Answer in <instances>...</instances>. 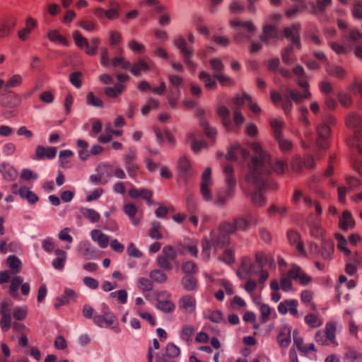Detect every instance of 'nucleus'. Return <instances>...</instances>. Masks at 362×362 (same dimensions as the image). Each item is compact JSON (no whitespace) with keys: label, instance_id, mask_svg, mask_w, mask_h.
Returning <instances> with one entry per match:
<instances>
[{"label":"nucleus","instance_id":"f257e3e1","mask_svg":"<svg viewBox=\"0 0 362 362\" xmlns=\"http://www.w3.org/2000/svg\"><path fill=\"white\" fill-rule=\"evenodd\" d=\"M251 148L257 155L252 158L251 163L248 165L249 171L247 174V178L250 182L258 184L257 173L267 175L269 173L268 167L271 164V157L263 151L259 143H252Z\"/></svg>","mask_w":362,"mask_h":362},{"label":"nucleus","instance_id":"f03ea898","mask_svg":"<svg viewBox=\"0 0 362 362\" xmlns=\"http://www.w3.org/2000/svg\"><path fill=\"white\" fill-rule=\"evenodd\" d=\"M268 175L263 173H257L258 184L253 183L247 180V175L245 180L249 185L253 186L255 189L250 194V199L252 204L256 207H262L266 204V199L264 197V190L269 189L276 190L278 188L277 184L272 180H268Z\"/></svg>","mask_w":362,"mask_h":362},{"label":"nucleus","instance_id":"7ed1b4c3","mask_svg":"<svg viewBox=\"0 0 362 362\" xmlns=\"http://www.w3.org/2000/svg\"><path fill=\"white\" fill-rule=\"evenodd\" d=\"M300 25L298 23H293L284 30V36L292 42V45H288L281 52L282 61L286 65H291L296 61L294 47L298 49L300 48Z\"/></svg>","mask_w":362,"mask_h":362},{"label":"nucleus","instance_id":"20e7f679","mask_svg":"<svg viewBox=\"0 0 362 362\" xmlns=\"http://www.w3.org/2000/svg\"><path fill=\"white\" fill-rule=\"evenodd\" d=\"M93 323L100 327L111 328L117 333L121 331L116 315L105 304H103V314L94 315Z\"/></svg>","mask_w":362,"mask_h":362},{"label":"nucleus","instance_id":"39448f33","mask_svg":"<svg viewBox=\"0 0 362 362\" xmlns=\"http://www.w3.org/2000/svg\"><path fill=\"white\" fill-rule=\"evenodd\" d=\"M72 37L76 45L81 49H84L87 55L94 56L97 54L98 46L100 44V39L99 37H95L91 38L90 45L88 40L78 30L74 31Z\"/></svg>","mask_w":362,"mask_h":362},{"label":"nucleus","instance_id":"423d86ee","mask_svg":"<svg viewBox=\"0 0 362 362\" xmlns=\"http://www.w3.org/2000/svg\"><path fill=\"white\" fill-rule=\"evenodd\" d=\"M335 120L333 115L329 114L325 119L324 123L318 127V148L326 149L329 146V138L331 134L330 126Z\"/></svg>","mask_w":362,"mask_h":362},{"label":"nucleus","instance_id":"0eeeda50","mask_svg":"<svg viewBox=\"0 0 362 362\" xmlns=\"http://www.w3.org/2000/svg\"><path fill=\"white\" fill-rule=\"evenodd\" d=\"M230 24L233 27L239 26L245 30V32H243L241 28L237 30L234 36V40L237 43H241L244 39H250V34L255 30V26L251 21H231Z\"/></svg>","mask_w":362,"mask_h":362},{"label":"nucleus","instance_id":"6e6552de","mask_svg":"<svg viewBox=\"0 0 362 362\" xmlns=\"http://www.w3.org/2000/svg\"><path fill=\"white\" fill-rule=\"evenodd\" d=\"M173 44L180 49L185 63L192 70V71L194 72L197 68V64L192 61V58L194 55L192 49L187 46V42L183 37L175 39Z\"/></svg>","mask_w":362,"mask_h":362},{"label":"nucleus","instance_id":"1a4fd4ad","mask_svg":"<svg viewBox=\"0 0 362 362\" xmlns=\"http://www.w3.org/2000/svg\"><path fill=\"white\" fill-rule=\"evenodd\" d=\"M13 303L11 300H4L0 303V313L1 319L0 326L4 332H7L12 325L11 306Z\"/></svg>","mask_w":362,"mask_h":362},{"label":"nucleus","instance_id":"9d476101","mask_svg":"<svg viewBox=\"0 0 362 362\" xmlns=\"http://www.w3.org/2000/svg\"><path fill=\"white\" fill-rule=\"evenodd\" d=\"M126 170L131 178H135L139 171V165L136 163V153L133 148H129L123 157Z\"/></svg>","mask_w":362,"mask_h":362},{"label":"nucleus","instance_id":"9b49d317","mask_svg":"<svg viewBox=\"0 0 362 362\" xmlns=\"http://www.w3.org/2000/svg\"><path fill=\"white\" fill-rule=\"evenodd\" d=\"M170 294L167 291H161L156 295V308L164 313H172L175 305L170 299Z\"/></svg>","mask_w":362,"mask_h":362},{"label":"nucleus","instance_id":"f8f14e48","mask_svg":"<svg viewBox=\"0 0 362 362\" xmlns=\"http://www.w3.org/2000/svg\"><path fill=\"white\" fill-rule=\"evenodd\" d=\"M211 169L209 167L205 168L204 171L202 173V183H201V193L203 197V199L209 202L212 199V196L211 192L209 189V186L212 185V180L211 177Z\"/></svg>","mask_w":362,"mask_h":362},{"label":"nucleus","instance_id":"ddd939ff","mask_svg":"<svg viewBox=\"0 0 362 362\" xmlns=\"http://www.w3.org/2000/svg\"><path fill=\"white\" fill-rule=\"evenodd\" d=\"M336 330L337 325L334 322H327L325 329L326 339H318V343L322 345H332L334 347L337 346L338 343L336 341Z\"/></svg>","mask_w":362,"mask_h":362},{"label":"nucleus","instance_id":"4468645a","mask_svg":"<svg viewBox=\"0 0 362 362\" xmlns=\"http://www.w3.org/2000/svg\"><path fill=\"white\" fill-rule=\"evenodd\" d=\"M209 239L211 240L215 250L217 248L227 245L230 241L228 236L221 232L220 229H218L217 230H212L210 233Z\"/></svg>","mask_w":362,"mask_h":362},{"label":"nucleus","instance_id":"2eb2a0df","mask_svg":"<svg viewBox=\"0 0 362 362\" xmlns=\"http://www.w3.org/2000/svg\"><path fill=\"white\" fill-rule=\"evenodd\" d=\"M287 275L293 280L298 281L301 285H307L311 281V277L305 274L300 267L297 265L288 270Z\"/></svg>","mask_w":362,"mask_h":362},{"label":"nucleus","instance_id":"dca6fc26","mask_svg":"<svg viewBox=\"0 0 362 362\" xmlns=\"http://www.w3.org/2000/svg\"><path fill=\"white\" fill-rule=\"evenodd\" d=\"M177 168L179 177L184 180L190 177L193 174L190 162L186 156H182L178 159Z\"/></svg>","mask_w":362,"mask_h":362},{"label":"nucleus","instance_id":"f3484780","mask_svg":"<svg viewBox=\"0 0 362 362\" xmlns=\"http://www.w3.org/2000/svg\"><path fill=\"white\" fill-rule=\"evenodd\" d=\"M239 156L245 159L249 156V151L239 144H234L228 148L226 158L228 160H236Z\"/></svg>","mask_w":362,"mask_h":362},{"label":"nucleus","instance_id":"a211bd4d","mask_svg":"<svg viewBox=\"0 0 362 362\" xmlns=\"http://www.w3.org/2000/svg\"><path fill=\"white\" fill-rule=\"evenodd\" d=\"M298 301L296 300H285L281 302L278 305V311L281 315H285L288 312L293 316H298Z\"/></svg>","mask_w":362,"mask_h":362},{"label":"nucleus","instance_id":"6ab92c4d","mask_svg":"<svg viewBox=\"0 0 362 362\" xmlns=\"http://www.w3.org/2000/svg\"><path fill=\"white\" fill-rule=\"evenodd\" d=\"M179 308L185 313H192L196 309L195 298L189 295L184 296L180 300Z\"/></svg>","mask_w":362,"mask_h":362},{"label":"nucleus","instance_id":"aec40b11","mask_svg":"<svg viewBox=\"0 0 362 362\" xmlns=\"http://www.w3.org/2000/svg\"><path fill=\"white\" fill-rule=\"evenodd\" d=\"M128 194L132 199H137L141 197V199L146 200L148 204H151V200L153 196V193L149 189L144 188L137 189L136 187H132L129 189Z\"/></svg>","mask_w":362,"mask_h":362},{"label":"nucleus","instance_id":"412c9836","mask_svg":"<svg viewBox=\"0 0 362 362\" xmlns=\"http://www.w3.org/2000/svg\"><path fill=\"white\" fill-rule=\"evenodd\" d=\"M57 148L56 147H44L42 146H37L35 149V156L37 160H42L45 158L52 159L56 156Z\"/></svg>","mask_w":362,"mask_h":362},{"label":"nucleus","instance_id":"4be33fe9","mask_svg":"<svg viewBox=\"0 0 362 362\" xmlns=\"http://www.w3.org/2000/svg\"><path fill=\"white\" fill-rule=\"evenodd\" d=\"M287 238L290 244L296 247V251L302 255H305L303 248V244L300 241L299 234L294 230H288L287 233Z\"/></svg>","mask_w":362,"mask_h":362},{"label":"nucleus","instance_id":"5701e85b","mask_svg":"<svg viewBox=\"0 0 362 362\" xmlns=\"http://www.w3.org/2000/svg\"><path fill=\"white\" fill-rule=\"evenodd\" d=\"M37 26V22L31 17H28L25 20V26L20 30L18 36L22 41H25L32 30Z\"/></svg>","mask_w":362,"mask_h":362},{"label":"nucleus","instance_id":"b1692460","mask_svg":"<svg viewBox=\"0 0 362 362\" xmlns=\"http://www.w3.org/2000/svg\"><path fill=\"white\" fill-rule=\"evenodd\" d=\"M355 226V221L350 211H344L342 216L339 218V228L346 231L349 228H353Z\"/></svg>","mask_w":362,"mask_h":362},{"label":"nucleus","instance_id":"393cba45","mask_svg":"<svg viewBox=\"0 0 362 362\" xmlns=\"http://www.w3.org/2000/svg\"><path fill=\"white\" fill-rule=\"evenodd\" d=\"M321 235L322 233L321 232ZM323 237V236H322ZM334 252V243L330 239L322 238L321 255L325 259H329Z\"/></svg>","mask_w":362,"mask_h":362},{"label":"nucleus","instance_id":"a878e982","mask_svg":"<svg viewBox=\"0 0 362 362\" xmlns=\"http://www.w3.org/2000/svg\"><path fill=\"white\" fill-rule=\"evenodd\" d=\"M0 173L7 181H13L18 177V173L16 170L12 166L6 163L0 164Z\"/></svg>","mask_w":362,"mask_h":362},{"label":"nucleus","instance_id":"bb28decb","mask_svg":"<svg viewBox=\"0 0 362 362\" xmlns=\"http://www.w3.org/2000/svg\"><path fill=\"white\" fill-rule=\"evenodd\" d=\"M21 103V96L13 92L9 91L4 97L2 104L8 108L18 107Z\"/></svg>","mask_w":362,"mask_h":362},{"label":"nucleus","instance_id":"cd10ccee","mask_svg":"<svg viewBox=\"0 0 362 362\" xmlns=\"http://www.w3.org/2000/svg\"><path fill=\"white\" fill-rule=\"evenodd\" d=\"M234 187L226 185L224 194L221 192H218L216 199L214 201V204L218 207H223L227 201L233 197V189Z\"/></svg>","mask_w":362,"mask_h":362},{"label":"nucleus","instance_id":"c85d7f7f","mask_svg":"<svg viewBox=\"0 0 362 362\" xmlns=\"http://www.w3.org/2000/svg\"><path fill=\"white\" fill-rule=\"evenodd\" d=\"M91 238L93 241L97 242L101 248H106L109 243V236L101 233L99 230L94 229L90 233Z\"/></svg>","mask_w":362,"mask_h":362},{"label":"nucleus","instance_id":"c756f323","mask_svg":"<svg viewBox=\"0 0 362 362\" xmlns=\"http://www.w3.org/2000/svg\"><path fill=\"white\" fill-rule=\"evenodd\" d=\"M78 255L86 259H93L95 257V251L90 247L88 241L80 243L78 249Z\"/></svg>","mask_w":362,"mask_h":362},{"label":"nucleus","instance_id":"7c9ffc66","mask_svg":"<svg viewBox=\"0 0 362 362\" xmlns=\"http://www.w3.org/2000/svg\"><path fill=\"white\" fill-rule=\"evenodd\" d=\"M137 211V207L133 203L125 204L123 206L124 213L128 216L134 226H138L140 223V219L136 217Z\"/></svg>","mask_w":362,"mask_h":362},{"label":"nucleus","instance_id":"2f4dec72","mask_svg":"<svg viewBox=\"0 0 362 362\" xmlns=\"http://www.w3.org/2000/svg\"><path fill=\"white\" fill-rule=\"evenodd\" d=\"M54 253L56 258L52 261V266L56 269L62 270L64 267L67 254L65 251L61 249H57L54 251Z\"/></svg>","mask_w":362,"mask_h":362},{"label":"nucleus","instance_id":"473e14b6","mask_svg":"<svg viewBox=\"0 0 362 362\" xmlns=\"http://www.w3.org/2000/svg\"><path fill=\"white\" fill-rule=\"evenodd\" d=\"M181 284L183 288L187 291L197 290L198 281L194 275H185L182 278Z\"/></svg>","mask_w":362,"mask_h":362},{"label":"nucleus","instance_id":"72a5a7b5","mask_svg":"<svg viewBox=\"0 0 362 362\" xmlns=\"http://www.w3.org/2000/svg\"><path fill=\"white\" fill-rule=\"evenodd\" d=\"M303 93H300L298 90H291L289 88L286 89L284 95H287L290 100H293L295 102H300L303 98H307L310 95V92L307 88H303Z\"/></svg>","mask_w":362,"mask_h":362},{"label":"nucleus","instance_id":"f704fd0d","mask_svg":"<svg viewBox=\"0 0 362 362\" xmlns=\"http://www.w3.org/2000/svg\"><path fill=\"white\" fill-rule=\"evenodd\" d=\"M148 64L144 59H139L133 65L130 64L131 73L135 76H139L141 71L147 72L149 71Z\"/></svg>","mask_w":362,"mask_h":362},{"label":"nucleus","instance_id":"c9c22d12","mask_svg":"<svg viewBox=\"0 0 362 362\" xmlns=\"http://www.w3.org/2000/svg\"><path fill=\"white\" fill-rule=\"evenodd\" d=\"M18 194L31 204H35L39 200L38 196L26 187H21L18 189Z\"/></svg>","mask_w":362,"mask_h":362},{"label":"nucleus","instance_id":"e433bc0d","mask_svg":"<svg viewBox=\"0 0 362 362\" xmlns=\"http://www.w3.org/2000/svg\"><path fill=\"white\" fill-rule=\"evenodd\" d=\"M81 214L89 220L91 223H96L100 220V215L93 209H89L86 207H81Z\"/></svg>","mask_w":362,"mask_h":362},{"label":"nucleus","instance_id":"4c0bfd02","mask_svg":"<svg viewBox=\"0 0 362 362\" xmlns=\"http://www.w3.org/2000/svg\"><path fill=\"white\" fill-rule=\"evenodd\" d=\"M199 79L204 83L205 87L209 90H214L216 89L217 84L214 79L212 78L211 76L204 71H202L199 74Z\"/></svg>","mask_w":362,"mask_h":362},{"label":"nucleus","instance_id":"58836bf2","mask_svg":"<svg viewBox=\"0 0 362 362\" xmlns=\"http://www.w3.org/2000/svg\"><path fill=\"white\" fill-rule=\"evenodd\" d=\"M202 257L203 260L207 261L210 258L211 250L213 247L212 242L210 239L204 238L202 240Z\"/></svg>","mask_w":362,"mask_h":362},{"label":"nucleus","instance_id":"ea45409f","mask_svg":"<svg viewBox=\"0 0 362 362\" xmlns=\"http://www.w3.org/2000/svg\"><path fill=\"white\" fill-rule=\"evenodd\" d=\"M342 39L346 42L357 43L362 40V33L358 29H352L348 34H344Z\"/></svg>","mask_w":362,"mask_h":362},{"label":"nucleus","instance_id":"a19ab883","mask_svg":"<svg viewBox=\"0 0 362 362\" xmlns=\"http://www.w3.org/2000/svg\"><path fill=\"white\" fill-rule=\"evenodd\" d=\"M276 37V29L272 25H266L263 28V33L260 36V40L266 44H269L270 40Z\"/></svg>","mask_w":362,"mask_h":362},{"label":"nucleus","instance_id":"79ce46f5","mask_svg":"<svg viewBox=\"0 0 362 362\" xmlns=\"http://www.w3.org/2000/svg\"><path fill=\"white\" fill-rule=\"evenodd\" d=\"M16 24L15 19L11 18L6 22L0 23V37L8 35Z\"/></svg>","mask_w":362,"mask_h":362},{"label":"nucleus","instance_id":"37998d69","mask_svg":"<svg viewBox=\"0 0 362 362\" xmlns=\"http://www.w3.org/2000/svg\"><path fill=\"white\" fill-rule=\"evenodd\" d=\"M47 36L52 42L58 41L64 46H68L69 45L68 40L63 35H60L57 30H49Z\"/></svg>","mask_w":362,"mask_h":362},{"label":"nucleus","instance_id":"c03bdc74","mask_svg":"<svg viewBox=\"0 0 362 362\" xmlns=\"http://www.w3.org/2000/svg\"><path fill=\"white\" fill-rule=\"evenodd\" d=\"M7 264L13 274L18 273L21 268V262L16 255H10L7 258Z\"/></svg>","mask_w":362,"mask_h":362},{"label":"nucleus","instance_id":"a18cd8bd","mask_svg":"<svg viewBox=\"0 0 362 362\" xmlns=\"http://www.w3.org/2000/svg\"><path fill=\"white\" fill-rule=\"evenodd\" d=\"M315 294L313 291L305 290L301 293V301L312 310H315V304L313 302Z\"/></svg>","mask_w":362,"mask_h":362},{"label":"nucleus","instance_id":"49530a36","mask_svg":"<svg viewBox=\"0 0 362 362\" xmlns=\"http://www.w3.org/2000/svg\"><path fill=\"white\" fill-rule=\"evenodd\" d=\"M273 262L269 256L265 255L263 252H259L255 255V262L258 264L257 270H262L266 264H270Z\"/></svg>","mask_w":362,"mask_h":362},{"label":"nucleus","instance_id":"de8ad7c7","mask_svg":"<svg viewBox=\"0 0 362 362\" xmlns=\"http://www.w3.org/2000/svg\"><path fill=\"white\" fill-rule=\"evenodd\" d=\"M277 341L279 346L282 348H286L291 343V330L281 331L277 336Z\"/></svg>","mask_w":362,"mask_h":362},{"label":"nucleus","instance_id":"09e8293b","mask_svg":"<svg viewBox=\"0 0 362 362\" xmlns=\"http://www.w3.org/2000/svg\"><path fill=\"white\" fill-rule=\"evenodd\" d=\"M286 166V163L280 160H276L274 161L271 160V164L268 167L269 169V173L268 175V180L270 179V174L272 172V170H273L275 173L278 174H282L284 172V168Z\"/></svg>","mask_w":362,"mask_h":362},{"label":"nucleus","instance_id":"8fccbe9b","mask_svg":"<svg viewBox=\"0 0 362 362\" xmlns=\"http://www.w3.org/2000/svg\"><path fill=\"white\" fill-rule=\"evenodd\" d=\"M195 329L190 325H185L182 327L180 337L185 341H191L194 334Z\"/></svg>","mask_w":362,"mask_h":362},{"label":"nucleus","instance_id":"3c124183","mask_svg":"<svg viewBox=\"0 0 362 362\" xmlns=\"http://www.w3.org/2000/svg\"><path fill=\"white\" fill-rule=\"evenodd\" d=\"M326 69L329 75L339 78H344L346 76V71L339 66H328Z\"/></svg>","mask_w":362,"mask_h":362},{"label":"nucleus","instance_id":"603ef678","mask_svg":"<svg viewBox=\"0 0 362 362\" xmlns=\"http://www.w3.org/2000/svg\"><path fill=\"white\" fill-rule=\"evenodd\" d=\"M346 124L347 127L350 128L355 129L360 127L361 124V117L358 114L352 112L348 115Z\"/></svg>","mask_w":362,"mask_h":362},{"label":"nucleus","instance_id":"864d4df0","mask_svg":"<svg viewBox=\"0 0 362 362\" xmlns=\"http://www.w3.org/2000/svg\"><path fill=\"white\" fill-rule=\"evenodd\" d=\"M284 125V121L282 118H274L271 119L270 126L273 130L274 137L279 136L281 135V128Z\"/></svg>","mask_w":362,"mask_h":362},{"label":"nucleus","instance_id":"5fc2aeb1","mask_svg":"<svg viewBox=\"0 0 362 362\" xmlns=\"http://www.w3.org/2000/svg\"><path fill=\"white\" fill-rule=\"evenodd\" d=\"M336 240H337V248L346 255H351V250L346 247L347 241L344 235L340 233H336L334 235Z\"/></svg>","mask_w":362,"mask_h":362},{"label":"nucleus","instance_id":"6e6d98bb","mask_svg":"<svg viewBox=\"0 0 362 362\" xmlns=\"http://www.w3.org/2000/svg\"><path fill=\"white\" fill-rule=\"evenodd\" d=\"M226 177V183L228 186L235 187V180L233 177V168L230 165H226L223 168Z\"/></svg>","mask_w":362,"mask_h":362},{"label":"nucleus","instance_id":"4d7b16f0","mask_svg":"<svg viewBox=\"0 0 362 362\" xmlns=\"http://www.w3.org/2000/svg\"><path fill=\"white\" fill-rule=\"evenodd\" d=\"M86 104L88 105L99 108H103L104 107L103 100L100 98L95 97L93 92L88 93L86 95Z\"/></svg>","mask_w":362,"mask_h":362},{"label":"nucleus","instance_id":"13d9d810","mask_svg":"<svg viewBox=\"0 0 362 362\" xmlns=\"http://www.w3.org/2000/svg\"><path fill=\"white\" fill-rule=\"evenodd\" d=\"M160 103L157 99L150 98L147 100L146 104L141 108V113L147 115L151 110L158 109Z\"/></svg>","mask_w":362,"mask_h":362},{"label":"nucleus","instance_id":"bf43d9fd","mask_svg":"<svg viewBox=\"0 0 362 362\" xmlns=\"http://www.w3.org/2000/svg\"><path fill=\"white\" fill-rule=\"evenodd\" d=\"M23 282V279L21 276H16L11 279V283L9 287L10 293L12 296L16 297L18 295V290Z\"/></svg>","mask_w":362,"mask_h":362},{"label":"nucleus","instance_id":"052dcab7","mask_svg":"<svg viewBox=\"0 0 362 362\" xmlns=\"http://www.w3.org/2000/svg\"><path fill=\"white\" fill-rule=\"evenodd\" d=\"M150 278L155 282L162 284L167 281V275L160 269L152 270L149 274Z\"/></svg>","mask_w":362,"mask_h":362},{"label":"nucleus","instance_id":"680f3d73","mask_svg":"<svg viewBox=\"0 0 362 362\" xmlns=\"http://www.w3.org/2000/svg\"><path fill=\"white\" fill-rule=\"evenodd\" d=\"M172 261V259L162 255L158 256L156 259L158 267L165 271H170L173 269Z\"/></svg>","mask_w":362,"mask_h":362},{"label":"nucleus","instance_id":"e2e57ef3","mask_svg":"<svg viewBox=\"0 0 362 362\" xmlns=\"http://www.w3.org/2000/svg\"><path fill=\"white\" fill-rule=\"evenodd\" d=\"M293 73L298 77V84L302 88L308 87V82L305 79V71L301 66H297L293 69Z\"/></svg>","mask_w":362,"mask_h":362},{"label":"nucleus","instance_id":"0e129e2a","mask_svg":"<svg viewBox=\"0 0 362 362\" xmlns=\"http://www.w3.org/2000/svg\"><path fill=\"white\" fill-rule=\"evenodd\" d=\"M211 69L214 71V77L218 74H221L224 71V65L218 58H211L209 60Z\"/></svg>","mask_w":362,"mask_h":362},{"label":"nucleus","instance_id":"69168bd1","mask_svg":"<svg viewBox=\"0 0 362 362\" xmlns=\"http://www.w3.org/2000/svg\"><path fill=\"white\" fill-rule=\"evenodd\" d=\"M182 270L186 275H194L197 272V266L192 261L184 262L182 264Z\"/></svg>","mask_w":362,"mask_h":362},{"label":"nucleus","instance_id":"338daca9","mask_svg":"<svg viewBox=\"0 0 362 362\" xmlns=\"http://www.w3.org/2000/svg\"><path fill=\"white\" fill-rule=\"evenodd\" d=\"M111 64L114 67L120 66L122 69L129 70L130 69V62L126 60L123 57H115L111 59Z\"/></svg>","mask_w":362,"mask_h":362},{"label":"nucleus","instance_id":"774afa93","mask_svg":"<svg viewBox=\"0 0 362 362\" xmlns=\"http://www.w3.org/2000/svg\"><path fill=\"white\" fill-rule=\"evenodd\" d=\"M351 14L354 18L362 19V1H355L351 8Z\"/></svg>","mask_w":362,"mask_h":362}]
</instances>
